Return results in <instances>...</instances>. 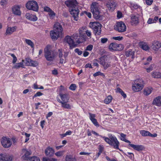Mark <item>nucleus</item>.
<instances>
[{"label":"nucleus","mask_w":161,"mask_h":161,"mask_svg":"<svg viewBox=\"0 0 161 161\" xmlns=\"http://www.w3.org/2000/svg\"><path fill=\"white\" fill-rule=\"evenodd\" d=\"M64 151H59L55 153V154L57 157H61L64 155Z\"/></svg>","instance_id":"46"},{"label":"nucleus","mask_w":161,"mask_h":161,"mask_svg":"<svg viewBox=\"0 0 161 161\" xmlns=\"http://www.w3.org/2000/svg\"><path fill=\"white\" fill-rule=\"evenodd\" d=\"M144 85V81L142 79H137L132 83V90L134 92H140L143 88Z\"/></svg>","instance_id":"2"},{"label":"nucleus","mask_w":161,"mask_h":161,"mask_svg":"<svg viewBox=\"0 0 161 161\" xmlns=\"http://www.w3.org/2000/svg\"><path fill=\"white\" fill-rule=\"evenodd\" d=\"M83 14H86L89 18H91L92 17V14L91 13L89 12L84 11L83 12Z\"/></svg>","instance_id":"60"},{"label":"nucleus","mask_w":161,"mask_h":161,"mask_svg":"<svg viewBox=\"0 0 161 161\" xmlns=\"http://www.w3.org/2000/svg\"><path fill=\"white\" fill-rule=\"evenodd\" d=\"M65 161H76L75 158H72L70 155H67L65 157Z\"/></svg>","instance_id":"45"},{"label":"nucleus","mask_w":161,"mask_h":161,"mask_svg":"<svg viewBox=\"0 0 161 161\" xmlns=\"http://www.w3.org/2000/svg\"><path fill=\"white\" fill-rule=\"evenodd\" d=\"M53 31L59 33V34H63V28L62 26L59 23L56 22L54 24Z\"/></svg>","instance_id":"18"},{"label":"nucleus","mask_w":161,"mask_h":161,"mask_svg":"<svg viewBox=\"0 0 161 161\" xmlns=\"http://www.w3.org/2000/svg\"><path fill=\"white\" fill-rule=\"evenodd\" d=\"M54 150L53 148L49 147H47L45 151L46 155L50 157L53 156L54 153Z\"/></svg>","instance_id":"21"},{"label":"nucleus","mask_w":161,"mask_h":161,"mask_svg":"<svg viewBox=\"0 0 161 161\" xmlns=\"http://www.w3.org/2000/svg\"><path fill=\"white\" fill-rule=\"evenodd\" d=\"M161 47V43L158 41H154L152 43V48L155 51L158 50Z\"/></svg>","instance_id":"19"},{"label":"nucleus","mask_w":161,"mask_h":161,"mask_svg":"<svg viewBox=\"0 0 161 161\" xmlns=\"http://www.w3.org/2000/svg\"><path fill=\"white\" fill-rule=\"evenodd\" d=\"M33 88L34 89H43L44 87L42 86H40V87H38V85L36 83H35L33 84Z\"/></svg>","instance_id":"51"},{"label":"nucleus","mask_w":161,"mask_h":161,"mask_svg":"<svg viewBox=\"0 0 161 161\" xmlns=\"http://www.w3.org/2000/svg\"><path fill=\"white\" fill-rule=\"evenodd\" d=\"M140 46L142 49L145 51L148 50L149 49V47L147 44L145 42H141L140 44Z\"/></svg>","instance_id":"34"},{"label":"nucleus","mask_w":161,"mask_h":161,"mask_svg":"<svg viewBox=\"0 0 161 161\" xmlns=\"http://www.w3.org/2000/svg\"><path fill=\"white\" fill-rule=\"evenodd\" d=\"M117 43H112L109 46V49L111 51H116Z\"/></svg>","instance_id":"37"},{"label":"nucleus","mask_w":161,"mask_h":161,"mask_svg":"<svg viewBox=\"0 0 161 161\" xmlns=\"http://www.w3.org/2000/svg\"><path fill=\"white\" fill-rule=\"evenodd\" d=\"M89 119L92 122L95 126H97L98 125L97 120L95 119L96 115L94 114H92L91 113H89Z\"/></svg>","instance_id":"27"},{"label":"nucleus","mask_w":161,"mask_h":161,"mask_svg":"<svg viewBox=\"0 0 161 161\" xmlns=\"http://www.w3.org/2000/svg\"><path fill=\"white\" fill-rule=\"evenodd\" d=\"M32 61V60L29 58H26L25 59V64L26 66H30L31 63Z\"/></svg>","instance_id":"49"},{"label":"nucleus","mask_w":161,"mask_h":161,"mask_svg":"<svg viewBox=\"0 0 161 161\" xmlns=\"http://www.w3.org/2000/svg\"><path fill=\"white\" fill-rule=\"evenodd\" d=\"M20 7L19 6H14L12 8V13L14 15L20 16L21 15V12L20 10Z\"/></svg>","instance_id":"20"},{"label":"nucleus","mask_w":161,"mask_h":161,"mask_svg":"<svg viewBox=\"0 0 161 161\" xmlns=\"http://www.w3.org/2000/svg\"><path fill=\"white\" fill-rule=\"evenodd\" d=\"M93 75L94 77H96L98 76L101 75L102 76L104 77L105 75L103 73L100 72V71H98L96 72L93 74Z\"/></svg>","instance_id":"50"},{"label":"nucleus","mask_w":161,"mask_h":161,"mask_svg":"<svg viewBox=\"0 0 161 161\" xmlns=\"http://www.w3.org/2000/svg\"><path fill=\"white\" fill-rule=\"evenodd\" d=\"M69 11L71 14L72 15L75 21H77L79 19V10L78 7L72 8H69Z\"/></svg>","instance_id":"9"},{"label":"nucleus","mask_w":161,"mask_h":161,"mask_svg":"<svg viewBox=\"0 0 161 161\" xmlns=\"http://www.w3.org/2000/svg\"><path fill=\"white\" fill-rule=\"evenodd\" d=\"M64 40L69 44L70 48H72L76 46L72 36H66L64 38Z\"/></svg>","instance_id":"13"},{"label":"nucleus","mask_w":161,"mask_h":161,"mask_svg":"<svg viewBox=\"0 0 161 161\" xmlns=\"http://www.w3.org/2000/svg\"><path fill=\"white\" fill-rule=\"evenodd\" d=\"M24 60L22 59V62L20 63H15L13 67V68L14 69H18L20 67L24 68Z\"/></svg>","instance_id":"28"},{"label":"nucleus","mask_w":161,"mask_h":161,"mask_svg":"<svg viewBox=\"0 0 161 161\" xmlns=\"http://www.w3.org/2000/svg\"><path fill=\"white\" fill-rule=\"evenodd\" d=\"M115 29L119 32H123L126 31V26L125 24L123 22H119L116 23Z\"/></svg>","instance_id":"8"},{"label":"nucleus","mask_w":161,"mask_h":161,"mask_svg":"<svg viewBox=\"0 0 161 161\" xmlns=\"http://www.w3.org/2000/svg\"><path fill=\"white\" fill-rule=\"evenodd\" d=\"M75 52L79 55H81L82 53V51L78 48H76L75 49Z\"/></svg>","instance_id":"63"},{"label":"nucleus","mask_w":161,"mask_h":161,"mask_svg":"<svg viewBox=\"0 0 161 161\" xmlns=\"http://www.w3.org/2000/svg\"><path fill=\"white\" fill-rule=\"evenodd\" d=\"M117 46L116 51H120L123 50L124 48L122 44H117Z\"/></svg>","instance_id":"52"},{"label":"nucleus","mask_w":161,"mask_h":161,"mask_svg":"<svg viewBox=\"0 0 161 161\" xmlns=\"http://www.w3.org/2000/svg\"><path fill=\"white\" fill-rule=\"evenodd\" d=\"M112 97L111 96L109 95L107 96L104 100V103L107 104H109L112 101Z\"/></svg>","instance_id":"41"},{"label":"nucleus","mask_w":161,"mask_h":161,"mask_svg":"<svg viewBox=\"0 0 161 161\" xmlns=\"http://www.w3.org/2000/svg\"><path fill=\"white\" fill-rule=\"evenodd\" d=\"M60 102L61 104L62 107L67 109H70L71 108V105L67 103L68 102L60 101Z\"/></svg>","instance_id":"31"},{"label":"nucleus","mask_w":161,"mask_h":161,"mask_svg":"<svg viewBox=\"0 0 161 161\" xmlns=\"http://www.w3.org/2000/svg\"><path fill=\"white\" fill-rule=\"evenodd\" d=\"M65 4L69 8H72L77 7L78 3L76 0H68L65 2Z\"/></svg>","instance_id":"12"},{"label":"nucleus","mask_w":161,"mask_h":161,"mask_svg":"<svg viewBox=\"0 0 161 161\" xmlns=\"http://www.w3.org/2000/svg\"><path fill=\"white\" fill-rule=\"evenodd\" d=\"M153 104L158 106H161V96H158L155 98L153 101Z\"/></svg>","instance_id":"25"},{"label":"nucleus","mask_w":161,"mask_h":161,"mask_svg":"<svg viewBox=\"0 0 161 161\" xmlns=\"http://www.w3.org/2000/svg\"><path fill=\"white\" fill-rule=\"evenodd\" d=\"M152 88L151 87H146L143 90V94L145 96H148L151 93L152 91Z\"/></svg>","instance_id":"32"},{"label":"nucleus","mask_w":161,"mask_h":161,"mask_svg":"<svg viewBox=\"0 0 161 161\" xmlns=\"http://www.w3.org/2000/svg\"><path fill=\"white\" fill-rule=\"evenodd\" d=\"M1 142L2 145L5 148H9L12 145L11 140L6 137L3 136L1 139Z\"/></svg>","instance_id":"7"},{"label":"nucleus","mask_w":161,"mask_h":161,"mask_svg":"<svg viewBox=\"0 0 161 161\" xmlns=\"http://www.w3.org/2000/svg\"><path fill=\"white\" fill-rule=\"evenodd\" d=\"M25 17L27 19L33 21H36L38 19L35 15L29 13H27L25 15Z\"/></svg>","instance_id":"23"},{"label":"nucleus","mask_w":161,"mask_h":161,"mask_svg":"<svg viewBox=\"0 0 161 161\" xmlns=\"http://www.w3.org/2000/svg\"><path fill=\"white\" fill-rule=\"evenodd\" d=\"M152 76L155 78L161 79V72L155 71L152 73Z\"/></svg>","instance_id":"35"},{"label":"nucleus","mask_w":161,"mask_h":161,"mask_svg":"<svg viewBox=\"0 0 161 161\" xmlns=\"http://www.w3.org/2000/svg\"><path fill=\"white\" fill-rule=\"evenodd\" d=\"M131 19V23L132 25H136L138 23V19L136 16L134 15H132Z\"/></svg>","instance_id":"30"},{"label":"nucleus","mask_w":161,"mask_h":161,"mask_svg":"<svg viewBox=\"0 0 161 161\" xmlns=\"http://www.w3.org/2000/svg\"><path fill=\"white\" fill-rule=\"evenodd\" d=\"M43 161H57V159L55 158L44 157L42 159Z\"/></svg>","instance_id":"44"},{"label":"nucleus","mask_w":161,"mask_h":161,"mask_svg":"<svg viewBox=\"0 0 161 161\" xmlns=\"http://www.w3.org/2000/svg\"><path fill=\"white\" fill-rule=\"evenodd\" d=\"M52 10L48 7H45L44 8V11L45 12H47L49 13Z\"/></svg>","instance_id":"64"},{"label":"nucleus","mask_w":161,"mask_h":161,"mask_svg":"<svg viewBox=\"0 0 161 161\" xmlns=\"http://www.w3.org/2000/svg\"><path fill=\"white\" fill-rule=\"evenodd\" d=\"M10 55L13 57V60L12 61V63L14 64L16 62H17V57L15 56L14 55V54H10Z\"/></svg>","instance_id":"53"},{"label":"nucleus","mask_w":161,"mask_h":161,"mask_svg":"<svg viewBox=\"0 0 161 161\" xmlns=\"http://www.w3.org/2000/svg\"><path fill=\"white\" fill-rule=\"evenodd\" d=\"M48 17L50 19H54L56 16V14L52 10L50 12L48 13Z\"/></svg>","instance_id":"40"},{"label":"nucleus","mask_w":161,"mask_h":161,"mask_svg":"<svg viewBox=\"0 0 161 161\" xmlns=\"http://www.w3.org/2000/svg\"><path fill=\"white\" fill-rule=\"evenodd\" d=\"M26 8L29 10L37 12L39 9V7L36 2L34 0L29 1L26 4Z\"/></svg>","instance_id":"6"},{"label":"nucleus","mask_w":161,"mask_h":161,"mask_svg":"<svg viewBox=\"0 0 161 161\" xmlns=\"http://www.w3.org/2000/svg\"><path fill=\"white\" fill-rule=\"evenodd\" d=\"M43 93L40 92H36L33 97V99L35 97H39L43 95Z\"/></svg>","instance_id":"62"},{"label":"nucleus","mask_w":161,"mask_h":161,"mask_svg":"<svg viewBox=\"0 0 161 161\" xmlns=\"http://www.w3.org/2000/svg\"><path fill=\"white\" fill-rule=\"evenodd\" d=\"M59 33L53 30L50 31V36L52 40H56L58 37H62L63 34H59Z\"/></svg>","instance_id":"15"},{"label":"nucleus","mask_w":161,"mask_h":161,"mask_svg":"<svg viewBox=\"0 0 161 161\" xmlns=\"http://www.w3.org/2000/svg\"><path fill=\"white\" fill-rule=\"evenodd\" d=\"M90 27L94 30L96 35H99L101 33V25L97 22H91L89 24Z\"/></svg>","instance_id":"5"},{"label":"nucleus","mask_w":161,"mask_h":161,"mask_svg":"<svg viewBox=\"0 0 161 161\" xmlns=\"http://www.w3.org/2000/svg\"><path fill=\"white\" fill-rule=\"evenodd\" d=\"M112 39L115 40L120 41L123 39V37L119 36L116 37H112Z\"/></svg>","instance_id":"59"},{"label":"nucleus","mask_w":161,"mask_h":161,"mask_svg":"<svg viewBox=\"0 0 161 161\" xmlns=\"http://www.w3.org/2000/svg\"><path fill=\"white\" fill-rule=\"evenodd\" d=\"M100 63L102 65L104 69H107L110 66V62L106 57H103L100 58Z\"/></svg>","instance_id":"10"},{"label":"nucleus","mask_w":161,"mask_h":161,"mask_svg":"<svg viewBox=\"0 0 161 161\" xmlns=\"http://www.w3.org/2000/svg\"><path fill=\"white\" fill-rule=\"evenodd\" d=\"M7 4V0H2L0 2V6L4 7L6 6Z\"/></svg>","instance_id":"48"},{"label":"nucleus","mask_w":161,"mask_h":161,"mask_svg":"<svg viewBox=\"0 0 161 161\" xmlns=\"http://www.w3.org/2000/svg\"><path fill=\"white\" fill-rule=\"evenodd\" d=\"M129 145L134 150L139 151H142L145 149L144 146L141 145H134L130 143Z\"/></svg>","instance_id":"22"},{"label":"nucleus","mask_w":161,"mask_h":161,"mask_svg":"<svg viewBox=\"0 0 161 161\" xmlns=\"http://www.w3.org/2000/svg\"><path fill=\"white\" fill-rule=\"evenodd\" d=\"M140 133L142 136H149L150 132L149 131L147 130H142L140 131Z\"/></svg>","instance_id":"43"},{"label":"nucleus","mask_w":161,"mask_h":161,"mask_svg":"<svg viewBox=\"0 0 161 161\" xmlns=\"http://www.w3.org/2000/svg\"><path fill=\"white\" fill-rule=\"evenodd\" d=\"M154 64H152L150 65V67L146 69L147 71V72H149L152 71L153 67H154Z\"/></svg>","instance_id":"58"},{"label":"nucleus","mask_w":161,"mask_h":161,"mask_svg":"<svg viewBox=\"0 0 161 161\" xmlns=\"http://www.w3.org/2000/svg\"><path fill=\"white\" fill-rule=\"evenodd\" d=\"M76 88V86L75 84H71L69 87V89L70 90L72 91H74L75 90Z\"/></svg>","instance_id":"56"},{"label":"nucleus","mask_w":161,"mask_h":161,"mask_svg":"<svg viewBox=\"0 0 161 161\" xmlns=\"http://www.w3.org/2000/svg\"><path fill=\"white\" fill-rule=\"evenodd\" d=\"M158 16H155L154 19L149 18L148 20L147 23L148 24H152L156 23L158 20Z\"/></svg>","instance_id":"36"},{"label":"nucleus","mask_w":161,"mask_h":161,"mask_svg":"<svg viewBox=\"0 0 161 161\" xmlns=\"http://www.w3.org/2000/svg\"><path fill=\"white\" fill-rule=\"evenodd\" d=\"M101 136L106 142L114 148L117 149H119V143L115 136L110 134L108 135L109 138L102 136Z\"/></svg>","instance_id":"1"},{"label":"nucleus","mask_w":161,"mask_h":161,"mask_svg":"<svg viewBox=\"0 0 161 161\" xmlns=\"http://www.w3.org/2000/svg\"><path fill=\"white\" fill-rule=\"evenodd\" d=\"M134 51L131 50H128L125 53V55L127 57H131L132 58H134Z\"/></svg>","instance_id":"33"},{"label":"nucleus","mask_w":161,"mask_h":161,"mask_svg":"<svg viewBox=\"0 0 161 161\" xmlns=\"http://www.w3.org/2000/svg\"><path fill=\"white\" fill-rule=\"evenodd\" d=\"M44 56L48 61H53L55 59L56 54L52 50V47L49 45H47L44 49Z\"/></svg>","instance_id":"3"},{"label":"nucleus","mask_w":161,"mask_h":161,"mask_svg":"<svg viewBox=\"0 0 161 161\" xmlns=\"http://www.w3.org/2000/svg\"><path fill=\"white\" fill-rule=\"evenodd\" d=\"M152 57L151 56L149 57L147 59V62L144 64V65H148L149 64V62L152 60Z\"/></svg>","instance_id":"61"},{"label":"nucleus","mask_w":161,"mask_h":161,"mask_svg":"<svg viewBox=\"0 0 161 161\" xmlns=\"http://www.w3.org/2000/svg\"><path fill=\"white\" fill-rule=\"evenodd\" d=\"M117 5V2L113 0H109L106 3V6L108 9L112 12L116 8Z\"/></svg>","instance_id":"11"},{"label":"nucleus","mask_w":161,"mask_h":161,"mask_svg":"<svg viewBox=\"0 0 161 161\" xmlns=\"http://www.w3.org/2000/svg\"><path fill=\"white\" fill-rule=\"evenodd\" d=\"M129 6L132 9H136L140 7V6L135 2L129 3Z\"/></svg>","instance_id":"38"},{"label":"nucleus","mask_w":161,"mask_h":161,"mask_svg":"<svg viewBox=\"0 0 161 161\" xmlns=\"http://www.w3.org/2000/svg\"><path fill=\"white\" fill-rule=\"evenodd\" d=\"M59 96L62 100V101L64 102H69V98L67 94H63L62 93H60Z\"/></svg>","instance_id":"29"},{"label":"nucleus","mask_w":161,"mask_h":161,"mask_svg":"<svg viewBox=\"0 0 161 161\" xmlns=\"http://www.w3.org/2000/svg\"><path fill=\"white\" fill-rule=\"evenodd\" d=\"M12 156L6 154H0V161H11Z\"/></svg>","instance_id":"17"},{"label":"nucleus","mask_w":161,"mask_h":161,"mask_svg":"<svg viewBox=\"0 0 161 161\" xmlns=\"http://www.w3.org/2000/svg\"><path fill=\"white\" fill-rule=\"evenodd\" d=\"M71 36L74 41H75L78 43H80L84 42V41L78 35L77 33H74Z\"/></svg>","instance_id":"24"},{"label":"nucleus","mask_w":161,"mask_h":161,"mask_svg":"<svg viewBox=\"0 0 161 161\" xmlns=\"http://www.w3.org/2000/svg\"><path fill=\"white\" fill-rule=\"evenodd\" d=\"M85 33L87 36L89 38H91L92 33L90 31L88 30H86Z\"/></svg>","instance_id":"57"},{"label":"nucleus","mask_w":161,"mask_h":161,"mask_svg":"<svg viewBox=\"0 0 161 161\" xmlns=\"http://www.w3.org/2000/svg\"><path fill=\"white\" fill-rule=\"evenodd\" d=\"M93 47V45L91 44H90L86 47L85 50L91 51Z\"/></svg>","instance_id":"55"},{"label":"nucleus","mask_w":161,"mask_h":161,"mask_svg":"<svg viewBox=\"0 0 161 161\" xmlns=\"http://www.w3.org/2000/svg\"><path fill=\"white\" fill-rule=\"evenodd\" d=\"M85 31L86 30L85 29V28L83 27L79 29V37L81 38L84 42L86 41L85 36Z\"/></svg>","instance_id":"26"},{"label":"nucleus","mask_w":161,"mask_h":161,"mask_svg":"<svg viewBox=\"0 0 161 161\" xmlns=\"http://www.w3.org/2000/svg\"><path fill=\"white\" fill-rule=\"evenodd\" d=\"M120 136H121V138H120V140L123 141H124L126 142H127V143H128L129 144H130V142L126 139H125V137H126V135L123 134V133H121L120 134Z\"/></svg>","instance_id":"39"},{"label":"nucleus","mask_w":161,"mask_h":161,"mask_svg":"<svg viewBox=\"0 0 161 161\" xmlns=\"http://www.w3.org/2000/svg\"><path fill=\"white\" fill-rule=\"evenodd\" d=\"M17 27L15 26L12 27L7 26L5 34L6 36H10L16 31Z\"/></svg>","instance_id":"14"},{"label":"nucleus","mask_w":161,"mask_h":161,"mask_svg":"<svg viewBox=\"0 0 161 161\" xmlns=\"http://www.w3.org/2000/svg\"><path fill=\"white\" fill-rule=\"evenodd\" d=\"M25 43L28 45L31 46V48H34V43L30 40L25 39Z\"/></svg>","instance_id":"42"},{"label":"nucleus","mask_w":161,"mask_h":161,"mask_svg":"<svg viewBox=\"0 0 161 161\" xmlns=\"http://www.w3.org/2000/svg\"><path fill=\"white\" fill-rule=\"evenodd\" d=\"M99 5L96 2L92 3L91 6V11L94 18L96 19H99L100 17L99 11Z\"/></svg>","instance_id":"4"},{"label":"nucleus","mask_w":161,"mask_h":161,"mask_svg":"<svg viewBox=\"0 0 161 161\" xmlns=\"http://www.w3.org/2000/svg\"><path fill=\"white\" fill-rule=\"evenodd\" d=\"M66 90V89L64 88V87L62 86H60L58 88L57 90V91L59 92V95H60V93H62V92L63 91H65Z\"/></svg>","instance_id":"47"},{"label":"nucleus","mask_w":161,"mask_h":161,"mask_svg":"<svg viewBox=\"0 0 161 161\" xmlns=\"http://www.w3.org/2000/svg\"><path fill=\"white\" fill-rule=\"evenodd\" d=\"M31 63V66L36 67L38 64V63L37 61L32 60Z\"/></svg>","instance_id":"54"},{"label":"nucleus","mask_w":161,"mask_h":161,"mask_svg":"<svg viewBox=\"0 0 161 161\" xmlns=\"http://www.w3.org/2000/svg\"><path fill=\"white\" fill-rule=\"evenodd\" d=\"M23 155L22 156V158L24 160L28 161L31 157L29 156L31 154V152L30 150H28L26 149H23L22 150Z\"/></svg>","instance_id":"16"}]
</instances>
